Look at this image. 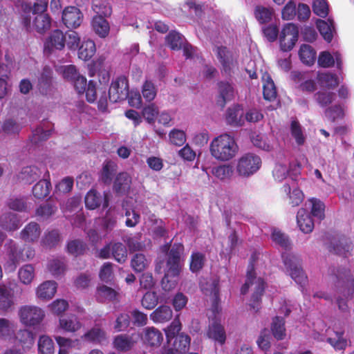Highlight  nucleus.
I'll use <instances>...</instances> for the list:
<instances>
[{
    "label": "nucleus",
    "instance_id": "nucleus-1",
    "mask_svg": "<svg viewBox=\"0 0 354 354\" xmlns=\"http://www.w3.org/2000/svg\"><path fill=\"white\" fill-rule=\"evenodd\" d=\"M184 251V245L180 243H175L167 254L166 270L161 280V286L165 291L174 289L177 283L180 272V256Z\"/></svg>",
    "mask_w": 354,
    "mask_h": 354
},
{
    "label": "nucleus",
    "instance_id": "nucleus-2",
    "mask_svg": "<svg viewBox=\"0 0 354 354\" xmlns=\"http://www.w3.org/2000/svg\"><path fill=\"white\" fill-rule=\"evenodd\" d=\"M239 147L234 138L224 133L213 139L209 145L211 155L217 160L228 161L238 152Z\"/></svg>",
    "mask_w": 354,
    "mask_h": 354
},
{
    "label": "nucleus",
    "instance_id": "nucleus-3",
    "mask_svg": "<svg viewBox=\"0 0 354 354\" xmlns=\"http://www.w3.org/2000/svg\"><path fill=\"white\" fill-rule=\"evenodd\" d=\"M254 285V291L251 297V307L252 308H257L258 311L260 308V302L261 301V297L265 292L266 282L261 277H257L254 270V259L252 257L250 259V263L248 266L246 279L245 283L241 288V292L243 295H245L251 286Z\"/></svg>",
    "mask_w": 354,
    "mask_h": 354
},
{
    "label": "nucleus",
    "instance_id": "nucleus-4",
    "mask_svg": "<svg viewBox=\"0 0 354 354\" xmlns=\"http://www.w3.org/2000/svg\"><path fill=\"white\" fill-rule=\"evenodd\" d=\"M282 258L291 278L303 287L306 283L308 278L301 268L299 259L291 254H283Z\"/></svg>",
    "mask_w": 354,
    "mask_h": 354
},
{
    "label": "nucleus",
    "instance_id": "nucleus-5",
    "mask_svg": "<svg viewBox=\"0 0 354 354\" xmlns=\"http://www.w3.org/2000/svg\"><path fill=\"white\" fill-rule=\"evenodd\" d=\"M261 166V159L256 154L248 153L241 157L237 162L236 171L243 177L255 174Z\"/></svg>",
    "mask_w": 354,
    "mask_h": 354
},
{
    "label": "nucleus",
    "instance_id": "nucleus-6",
    "mask_svg": "<svg viewBox=\"0 0 354 354\" xmlns=\"http://www.w3.org/2000/svg\"><path fill=\"white\" fill-rule=\"evenodd\" d=\"M299 28L293 23L284 24L279 33V46L282 51L288 52L292 50L299 38Z\"/></svg>",
    "mask_w": 354,
    "mask_h": 354
},
{
    "label": "nucleus",
    "instance_id": "nucleus-7",
    "mask_svg": "<svg viewBox=\"0 0 354 354\" xmlns=\"http://www.w3.org/2000/svg\"><path fill=\"white\" fill-rule=\"evenodd\" d=\"M18 284L15 280L8 283L0 284V310L4 313L11 311L15 304V292H18Z\"/></svg>",
    "mask_w": 354,
    "mask_h": 354
},
{
    "label": "nucleus",
    "instance_id": "nucleus-8",
    "mask_svg": "<svg viewBox=\"0 0 354 354\" xmlns=\"http://www.w3.org/2000/svg\"><path fill=\"white\" fill-rule=\"evenodd\" d=\"M129 95V83L125 76H119L112 82L109 90L110 102L115 103L124 100Z\"/></svg>",
    "mask_w": 354,
    "mask_h": 354
},
{
    "label": "nucleus",
    "instance_id": "nucleus-9",
    "mask_svg": "<svg viewBox=\"0 0 354 354\" xmlns=\"http://www.w3.org/2000/svg\"><path fill=\"white\" fill-rule=\"evenodd\" d=\"M19 315L21 323L30 326L39 324L44 317V313L40 308L30 306H22Z\"/></svg>",
    "mask_w": 354,
    "mask_h": 354
},
{
    "label": "nucleus",
    "instance_id": "nucleus-10",
    "mask_svg": "<svg viewBox=\"0 0 354 354\" xmlns=\"http://www.w3.org/2000/svg\"><path fill=\"white\" fill-rule=\"evenodd\" d=\"M85 206L88 209H95L101 205L102 209H106L109 205V195L104 193L103 196L95 189L88 191L84 198Z\"/></svg>",
    "mask_w": 354,
    "mask_h": 354
},
{
    "label": "nucleus",
    "instance_id": "nucleus-11",
    "mask_svg": "<svg viewBox=\"0 0 354 354\" xmlns=\"http://www.w3.org/2000/svg\"><path fill=\"white\" fill-rule=\"evenodd\" d=\"M62 21L68 28H76L83 20L80 10L75 6L66 7L62 12Z\"/></svg>",
    "mask_w": 354,
    "mask_h": 354
},
{
    "label": "nucleus",
    "instance_id": "nucleus-12",
    "mask_svg": "<svg viewBox=\"0 0 354 354\" xmlns=\"http://www.w3.org/2000/svg\"><path fill=\"white\" fill-rule=\"evenodd\" d=\"M225 120L227 124L240 127L245 124L244 111L241 106L236 104L229 107L226 111Z\"/></svg>",
    "mask_w": 354,
    "mask_h": 354
},
{
    "label": "nucleus",
    "instance_id": "nucleus-13",
    "mask_svg": "<svg viewBox=\"0 0 354 354\" xmlns=\"http://www.w3.org/2000/svg\"><path fill=\"white\" fill-rule=\"evenodd\" d=\"M218 95L216 99V104L221 108H224L226 103L233 100L234 90L231 84L228 82H219L217 84Z\"/></svg>",
    "mask_w": 354,
    "mask_h": 354
},
{
    "label": "nucleus",
    "instance_id": "nucleus-14",
    "mask_svg": "<svg viewBox=\"0 0 354 354\" xmlns=\"http://www.w3.org/2000/svg\"><path fill=\"white\" fill-rule=\"evenodd\" d=\"M333 272L337 281H342L345 283L348 297H353L354 295V277L352 275L351 270L347 268L340 267L335 272V270Z\"/></svg>",
    "mask_w": 354,
    "mask_h": 354
},
{
    "label": "nucleus",
    "instance_id": "nucleus-15",
    "mask_svg": "<svg viewBox=\"0 0 354 354\" xmlns=\"http://www.w3.org/2000/svg\"><path fill=\"white\" fill-rule=\"evenodd\" d=\"M65 46L64 35L60 30H54L44 44L46 51L50 53L53 50H62Z\"/></svg>",
    "mask_w": 354,
    "mask_h": 354
},
{
    "label": "nucleus",
    "instance_id": "nucleus-16",
    "mask_svg": "<svg viewBox=\"0 0 354 354\" xmlns=\"http://www.w3.org/2000/svg\"><path fill=\"white\" fill-rule=\"evenodd\" d=\"M104 61V59L99 58L89 65V76L93 77L97 73L100 84H106L110 80L109 71L103 67Z\"/></svg>",
    "mask_w": 354,
    "mask_h": 354
},
{
    "label": "nucleus",
    "instance_id": "nucleus-17",
    "mask_svg": "<svg viewBox=\"0 0 354 354\" xmlns=\"http://www.w3.org/2000/svg\"><path fill=\"white\" fill-rule=\"evenodd\" d=\"M41 234V228L36 222H30L27 224L20 232V237L27 243L37 241Z\"/></svg>",
    "mask_w": 354,
    "mask_h": 354
},
{
    "label": "nucleus",
    "instance_id": "nucleus-18",
    "mask_svg": "<svg viewBox=\"0 0 354 354\" xmlns=\"http://www.w3.org/2000/svg\"><path fill=\"white\" fill-rule=\"evenodd\" d=\"M274 10L270 6L257 5L254 8V16L260 24H266L272 21Z\"/></svg>",
    "mask_w": 354,
    "mask_h": 354
},
{
    "label": "nucleus",
    "instance_id": "nucleus-19",
    "mask_svg": "<svg viewBox=\"0 0 354 354\" xmlns=\"http://www.w3.org/2000/svg\"><path fill=\"white\" fill-rule=\"evenodd\" d=\"M297 223L301 232L308 234L314 229V222L306 209L300 208L297 214Z\"/></svg>",
    "mask_w": 354,
    "mask_h": 354
},
{
    "label": "nucleus",
    "instance_id": "nucleus-20",
    "mask_svg": "<svg viewBox=\"0 0 354 354\" xmlns=\"http://www.w3.org/2000/svg\"><path fill=\"white\" fill-rule=\"evenodd\" d=\"M106 17L95 15L91 21V26L93 31L101 38L108 36L110 31V26Z\"/></svg>",
    "mask_w": 354,
    "mask_h": 354
},
{
    "label": "nucleus",
    "instance_id": "nucleus-21",
    "mask_svg": "<svg viewBox=\"0 0 354 354\" xmlns=\"http://www.w3.org/2000/svg\"><path fill=\"white\" fill-rule=\"evenodd\" d=\"M53 80V70L48 66H45L39 78V90L43 95H47L50 91Z\"/></svg>",
    "mask_w": 354,
    "mask_h": 354
},
{
    "label": "nucleus",
    "instance_id": "nucleus-22",
    "mask_svg": "<svg viewBox=\"0 0 354 354\" xmlns=\"http://www.w3.org/2000/svg\"><path fill=\"white\" fill-rule=\"evenodd\" d=\"M163 341V335L158 328L151 326L145 329L144 342L152 347L160 346Z\"/></svg>",
    "mask_w": 354,
    "mask_h": 354
},
{
    "label": "nucleus",
    "instance_id": "nucleus-23",
    "mask_svg": "<svg viewBox=\"0 0 354 354\" xmlns=\"http://www.w3.org/2000/svg\"><path fill=\"white\" fill-rule=\"evenodd\" d=\"M131 183V178L127 173H120L117 175L114 180L113 186V191L119 194H124L129 190Z\"/></svg>",
    "mask_w": 354,
    "mask_h": 354
},
{
    "label": "nucleus",
    "instance_id": "nucleus-24",
    "mask_svg": "<svg viewBox=\"0 0 354 354\" xmlns=\"http://www.w3.org/2000/svg\"><path fill=\"white\" fill-rule=\"evenodd\" d=\"M173 313L168 306L162 305L154 310L149 315L154 323H165L171 320Z\"/></svg>",
    "mask_w": 354,
    "mask_h": 354
},
{
    "label": "nucleus",
    "instance_id": "nucleus-25",
    "mask_svg": "<svg viewBox=\"0 0 354 354\" xmlns=\"http://www.w3.org/2000/svg\"><path fill=\"white\" fill-rule=\"evenodd\" d=\"M0 226L7 231H15L20 227V221L16 214L8 212L1 216Z\"/></svg>",
    "mask_w": 354,
    "mask_h": 354
},
{
    "label": "nucleus",
    "instance_id": "nucleus-26",
    "mask_svg": "<svg viewBox=\"0 0 354 354\" xmlns=\"http://www.w3.org/2000/svg\"><path fill=\"white\" fill-rule=\"evenodd\" d=\"M316 24L319 33L324 40L330 43L333 40V31L335 30L333 21L329 19L327 21L322 19H317Z\"/></svg>",
    "mask_w": 354,
    "mask_h": 354
},
{
    "label": "nucleus",
    "instance_id": "nucleus-27",
    "mask_svg": "<svg viewBox=\"0 0 354 354\" xmlns=\"http://www.w3.org/2000/svg\"><path fill=\"white\" fill-rule=\"evenodd\" d=\"M57 285L54 281H44L37 289V297L42 299H51L57 291Z\"/></svg>",
    "mask_w": 354,
    "mask_h": 354
},
{
    "label": "nucleus",
    "instance_id": "nucleus-28",
    "mask_svg": "<svg viewBox=\"0 0 354 354\" xmlns=\"http://www.w3.org/2000/svg\"><path fill=\"white\" fill-rule=\"evenodd\" d=\"M51 25V19L48 14L37 15L34 17L32 23L31 22L32 28L37 32L43 34L50 29Z\"/></svg>",
    "mask_w": 354,
    "mask_h": 354
},
{
    "label": "nucleus",
    "instance_id": "nucleus-29",
    "mask_svg": "<svg viewBox=\"0 0 354 354\" xmlns=\"http://www.w3.org/2000/svg\"><path fill=\"white\" fill-rule=\"evenodd\" d=\"M270 330L273 337L277 340H282L286 336L285 319L283 317L276 316L272 319Z\"/></svg>",
    "mask_w": 354,
    "mask_h": 354
},
{
    "label": "nucleus",
    "instance_id": "nucleus-30",
    "mask_svg": "<svg viewBox=\"0 0 354 354\" xmlns=\"http://www.w3.org/2000/svg\"><path fill=\"white\" fill-rule=\"evenodd\" d=\"M41 172L36 166H28L22 169L19 179L26 184H31L40 178Z\"/></svg>",
    "mask_w": 354,
    "mask_h": 354
},
{
    "label": "nucleus",
    "instance_id": "nucleus-31",
    "mask_svg": "<svg viewBox=\"0 0 354 354\" xmlns=\"http://www.w3.org/2000/svg\"><path fill=\"white\" fill-rule=\"evenodd\" d=\"M316 51L308 44L301 45L299 50V56L302 63L307 66H312L316 60Z\"/></svg>",
    "mask_w": 354,
    "mask_h": 354
},
{
    "label": "nucleus",
    "instance_id": "nucleus-32",
    "mask_svg": "<svg viewBox=\"0 0 354 354\" xmlns=\"http://www.w3.org/2000/svg\"><path fill=\"white\" fill-rule=\"evenodd\" d=\"M96 46L93 40L84 41L78 48V57L84 61L90 60L95 54Z\"/></svg>",
    "mask_w": 354,
    "mask_h": 354
},
{
    "label": "nucleus",
    "instance_id": "nucleus-33",
    "mask_svg": "<svg viewBox=\"0 0 354 354\" xmlns=\"http://www.w3.org/2000/svg\"><path fill=\"white\" fill-rule=\"evenodd\" d=\"M82 339L85 342L98 344L106 339V333L101 328L93 327L84 333Z\"/></svg>",
    "mask_w": 354,
    "mask_h": 354
},
{
    "label": "nucleus",
    "instance_id": "nucleus-34",
    "mask_svg": "<svg viewBox=\"0 0 354 354\" xmlns=\"http://www.w3.org/2000/svg\"><path fill=\"white\" fill-rule=\"evenodd\" d=\"M47 269L55 277L64 274L66 270V261L65 258H55L48 261Z\"/></svg>",
    "mask_w": 354,
    "mask_h": 354
},
{
    "label": "nucleus",
    "instance_id": "nucleus-35",
    "mask_svg": "<svg viewBox=\"0 0 354 354\" xmlns=\"http://www.w3.org/2000/svg\"><path fill=\"white\" fill-rule=\"evenodd\" d=\"M59 326L66 332L74 333L82 327V324L78 317L75 315L59 319Z\"/></svg>",
    "mask_w": 354,
    "mask_h": 354
},
{
    "label": "nucleus",
    "instance_id": "nucleus-36",
    "mask_svg": "<svg viewBox=\"0 0 354 354\" xmlns=\"http://www.w3.org/2000/svg\"><path fill=\"white\" fill-rule=\"evenodd\" d=\"M207 335L209 338L223 344L226 340V335L224 327L219 323L214 322L209 326Z\"/></svg>",
    "mask_w": 354,
    "mask_h": 354
},
{
    "label": "nucleus",
    "instance_id": "nucleus-37",
    "mask_svg": "<svg viewBox=\"0 0 354 354\" xmlns=\"http://www.w3.org/2000/svg\"><path fill=\"white\" fill-rule=\"evenodd\" d=\"M263 98L268 101H273L277 97V88L274 83L270 75H267L266 77H263Z\"/></svg>",
    "mask_w": 354,
    "mask_h": 354
},
{
    "label": "nucleus",
    "instance_id": "nucleus-38",
    "mask_svg": "<svg viewBox=\"0 0 354 354\" xmlns=\"http://www.w3.org/2000/svg\"><path fill=\"white\" fill-rule=\"evenodd\" d=\"M212 174L218 179L225 181L230 180L234 174V167L231 165H221L212 169Z\"/></svg>",
    "mask_w": 354,
    "mask_h": 354
},
{
    "label": "nucleus",
    "instance_id": "nucleus-39",
    "mask_svg": "<svg viewBox=\"0 0 354 354\" xmlns=\"http://www.w3.org/2000/svg\"><path fill=\"white\" fill-rule=\"evenodd\" d=\"M217 57L222 64L223 69L226 74L231 72V65L232 64V56L227 48L225 46L217 48Z\"/></svg>",
    "mask_w": 354,
    "mask_h": 354
},
{
    "label": "nucleus",
    "instance_id": "nucleus-40",
    "mask_svg": "<svg viewBox=\"0 0 354 354\" xmlns=\"http://www.w3.org/2000/svg\"><path fill=\"white\" fill-rule=\"evenodd\" d=\"M50 189V182L44 179L39 180L33 186L32 192L35 198L42 199L48 196Z\"/></svg>",
    "mask_w": 354,
    "mask_h": 354
},
{
    "label": "nucleus",
    "instance_id": "nucleus-41",
    "mask_svg": "<svg viewBox=\"0 0 354 354\" xmlns=\"http://www.w3.org/2000/svg\"><path fill=\"white\" fill-rule=\"evenodd\" d=\"M113 344L118 351H127L133 347L134 341L128 335H119L114 338Z\"/></svg>",
    "mask_w": 354,
    "mask_h": 354
},
{
    "label": "nucleus",
    "instance_id": "nucleus-42",
    "mask_svg": "<svg viewBox=\"0 0 354 354\" xmlns=\"http://www.w3.org/2000/svg\"><path fill=\"white\" fill-rule=\"evenodd\" d=\"M87 249L86 243L80 239L70 241L66 245L67 252L74 257L83 255Z\"/></svg>",
    "mask_w": 354,
    "mask_h": 354
},
{
    "label": "nucleus",
    "instance_id": "nucleus-43",
    "mask_svg": "<svg viewBox=\"0 0 354 354\" xmlns=\"http://www.w3.org/2000/svg\"><path fill=\"white\" fill-rule=\"evenodd\" d=\"M15 324L6 318H0V338L10 340L15 335Z\"/></svg>",
    "mask_w": 354,
    "mask_h": 354
},
{
    "label": "nucleus",
    "instance_id": "nucleus-44",
    "mask_svg": "<svg viewBox=\"0 0 354 354\" xmlns=\"http://www.w3.org/2000/svg\"><path fill=\"white\" fill-rule=\"evenodd\" d=\"M92 9L96 15L102 17H110L112 13V8L106 0H93Z\"/></svg>",
    "mask_w": 354,
    "mask_h": 354
},
{
    "label": "nucleus",
    "instance_id": "nucleus-45",
    "mask_svg": "<svg viewBox=\"0 0 354 354\" xmlns=\"http://www.w3.org/2000/svg\"><path fill=\"white\" fill-rule=\"evenodd\" d=\"M38 351L40 354H54L53 339L48 335H41L38 340Z\"/></svg>",
    "mask_w": 354,
    "mask_h": 354
},
{
    "label": "nucleus",
    "instance_id": "nucleus-46",
    "mask_svg": "<svg viewBox=\"0 0 354 354\" xmlns=\"http://www.w3.org/2000/svg\"><path fill=\"white\" fill-rule=\"evenodd\" d=\"M314 97L319 106L325 108L335 100V93L326 91H320L314 95Z\"/></svg>",
    "mask_w": 354,
    "mask_h": 354
},
{
    "label": "nucleus",
    "instance_id": "nucleus-47",
    "mask_svg": "<svg viewBox=\"0 0 354 354\" xmlns=\"http://www.w3.org/2000/svg\"><path fill=\"white\" fill-rule=\"evenodd\" d=\"M111 254L114 259L120 263H123L127 259V250L122 243H115L111 245Z\"/></svg>",
    "mask_w": 354,
    "mask_h": 354
},
{
    "label": "nucleus",
    "instance_id": "nucleus-48",
    "mask_svg": "<svg viewBox=\"0 0 354 354\" xmlns=\"http://www.w3.org/2000/svg\"><path fill=\"white\" fill-rule=\"evenodd\" d=\"M18 276L21 283L30 284L35 277V268L30 264H26L19 270Z\"/></svg>",
    "mask_w": 354,
    "mask_h": 354
},
{
    "label": "nucleus",
    "instance_id": "nucleus-49",
    "mask_svg": "<svg viewBox=\"0 0 354 354\" xmlns=\"http://www.w3.org/2000/svg\"><path fill=\"white\" fill-rule=\"evenodd\" d=\"M115 172V165L111 162H106L101 171V180L106 185H110Z\"/></svg>",
    "mask_w": 354,
    "mask_h": 354
},
{
    "label": "nucleus",
    "instance_id": "nucleus-50",
    "mask_svg": "<svg viewBox=\"0 0 354 354\" xmlns=\"http://www.w3.org/2000/svg\"><path fill=\"white\" fill-rule=\"evenodd\" d=\"M189 269L195 273L199 272L204 266L205 261V257L201 252H193L190 257Z\"/></svg>",
    "mask_w": 354,
    "mask_h": 354
},
{
    "label": "nucleus",
    "instance_id": "nucleus-51",
    "mask_svg": "<svg viewBox=\"0 0 354 354\" xmlns=\"http://www.w3.org/2000/svg\"><path fill=\"white\" fill-rule=\"evenodd\" d=\"M333 250L335 253L339 255H344L353 250V243L351 240L342 238L333 245Z\"/></svg>",
    "mask_w": 354,
    "mask_h": 354
},
{
    "label": "nucleus",
    "instance_id": "nucleus-52",
    "mask_svg": "<svg viewBox=\"0 0 354 354\" xmlns=\"http://www.w3.org/2000/svg\"><path fill=\"white\" fill-rule=\"evenodd\" d=\"M14 336L23 346L29 347L34 344V334L27 329L19 330Z\"/></svg>",
    "mask_w": 354,
    "mask_h": 354
},
{
    "label": "nucleus",
    "instance_id": "nucleus-53",
    "mask_svg": "<svg viewBox=\"0 0 354 354\" xmlns=\"http://www.w3.org/2000/svg\"><path fill=\"white\" fill-rule=\"evenodd\" d=\"M344 331L335 332V337H328L327 342L337 351H344L347 346V340L344 338Z\"/></svg>",
    "mask_w": 354,
    "mask_h": 354
},
{
    "label": "nucleus",
    "instance_id": "nucleus-54",
    "mask_svg": "<svg viewBox=\"0 0 354 354\" xmlns=\"http://www.w3.org/2000/svg\"><path fill=\"white\" fill-rule=\"evenodd\" d=\"M158 304V297L156 292H147L141 300L142 306L147 310L153 309Z\"/></svg>",
    "mask_w": 354,
    "mask_h": 354
},
{
    "label": "nucleus",
    "instance_id": "nucleus-55",
    "mask_svg": "<svg viewBox=\"0 0 354 354\" xmlns=\"http://www.w3.org/2000/svg\"><path fill=\"white\" fill-rule=\"evenodd\" d=\"M318 80L329 89H333L339 84L337 76L335 74L330 73L319 74Z\"/></svg>",
    "mask_w": 354,
    "mask_h": 354
},
{
    "label": "nucleus",
    "instance_id": "nucleus-56",
    "mask_svg": "<svg viewBox=\"0 0 354 354\" xmlns=\"http://www.w3.org/2000/svg\"><path fill=\"white\" fill-rule=\"evenodd\" d=\"M271 238L273 242L286 250L290 247V242L288 236L281 230L274 229L272 232Z\"/></svg>",
    "mask_w": 354,
    "mask_h": 354
},
{
    "label": "nucleus",
    "instance_id": "nucleus-57",
    "mask_svg": "<svg viewBox=\"0 0 354 354\" xmlns=\"http://www.w3.org/2000/svg\"><path fill=\"white\" fill-rule=\"evenodd\" d=\"M21 129V126L13 119L6 120L2 125V131L7 135H17Z\"/></svg>",
    "mask_w": 354,
    "mask_h": 354
},
{
    "label": "nucleus",
    "instance_id": "nucleus-58",
    "mask_svg": "<svg viewBox=\"0 0 354 354\" xmlns=\"http://www.w3.org/2000/svg\"><path fill=\"white\" fill-rule=\"evenodd\" d=\"M324 113L332 122H335L336 120L342 119L344 116V110L339 104H335L326 108Z\"/></svg>",
    "mask_w": 354,
    "mask_h": 354
},
{
    "label": "nucleus",
    "instance_id": "nucleus-59",
    "mask_svg": "<svg viewBox=\"0 0 354 354\" xmlns=\"http://www.w3.org/2000/svg\"><path fill=\"white\" fill-rule=\"evenodd\" d=\"M97 293L99 297L104 300L110 301H115L117 298V292L112 288L102 285L97 288Z\"/></svg>",
    "mask_w": 354,
    "mask_h": 354
},
{
    "label": "nucleus",
    "instance_id": "nucleus-60",
    "mask_svg": "<svg viewBox=\"0 0 354 354\" xmlns=\"http://www.w3.org/2000/svg\"><path fill=\"white\" fill-rule=\"evenodd\" d=\"M190 341L191 339L189 335L180 334L176 337L174 346L181 352L182 354L185 353L189 348Z\"/></svg>",
    "mask_w": 354,
    "mask_h": 354
},
{
    "label": "nucleus",
    "instance_id": "nucleus-61",
    "mask_svg": "<svg viewBox=\"0 0 354 354\" xmlns=\"http://www.w3.org/2000/svg\"><path fill=\"white\" fill-rule=\"evenodd\" d=\"M131 266L134 271L137 272L143 271L147 266L145 256L141 253L136 254L131 261Z\"/></svg>",
    "mask_w": 354,
    "mask_h": 354
},
{
    "label": "nucleus",
    "instance_id": "nucleus-62",
    "mask_svg": "<svg viewBox=\"0 0 354 354\" xmlns=\"http://www.w3.org/2000/svg\"><path fill=\"white\" fill-rule=\"evenodd\" d=\"M166 41L172 50H179L182 47V35L176 31L170 32L166 37Z\"/></svg>",
    "mask_w": 354,
    "mask_h": 354
},
{
    "label": "nucleus",
    "instance_id": "nucleus-63",
    "mask_svg": "<svg viewBox=\"0 0 354 354\" xmlns=\"http://www.w3.org/2000/svg\"><path fill=\"white\" fill-rule=\"evenodd\" d=\"M157 90L151 81L146 80L142 86V93L146 101L151 102L156 96Z\"/></svg>",
    "mask_w": 354,
    "mask_h": 354
},
{
    "label": "nucleus",
    "instance_id": "nucleus-64",
    "mask_svg": "<svg viewBox=\"0 0 354 354\" xmlns=\"http://www.w3.org/2000/svg\"><path fill=\"white\" fill-rule=\"evenodd\" d=\"M60 241V236L57 230H53L45 234L42 239L44 245L48 248H53L58 244Z\"/></svg>",
    "mask_w": 354,
    "mask_h": 354
}]
</instances>
